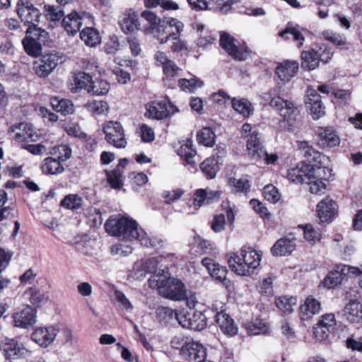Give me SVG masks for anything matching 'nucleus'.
<instances>
[{
  "label": "nucleus",
  "mask_w": 362,
  "mask_h": 362,
  "mask_svg": "<svg viewBox=\"0 0 362 362\" xmlns=\"http://www.w3.org/2000/svg\"><path fill=\"white\" fill-rule=\"evenodd\" d=\"M45 16L47 20L51 21H59L64 15V11L59 7L54 6H45Z\"/></svg>",
  "instance_id": "obj_59"
},
{
  "label": "nucleus",
  "mask_w": 362,
  "mask_h": 362,
  "mask_svg": "<svg viewBox=\"0 0 362 362\" xmlns=\"http://www.w3.org/2000/svg\"><path fill=\"white\" fill-rule=\"evenodd\" d=\"M103 132L105 139L110 145L117 148H124L127 145L124 129L120 122L107 121L103 124Z\"/></svg>",
  "instance_id": "obj_7"
},
{
  "label": "nucleus",
  "mask_w": 362,
  "mask_h": 362,
  "mask_svg": "<svg viewBox=\"0 0 362 362\" xmlns=\"http://www.w3.org/2000/svg\"><path fill=\"white\" fill-rule=\"evenodd\" d=\"M228 184L233 188V191L237 193H247L250 191V181L246 178L230 177Z\"/></svg>",
  "instance_id": "obj_48"
},
{
  "label": "nucleus",
  "mask_w": 362,
  "mask_h": 362,
  "mask_svg": "<svg viewBox=\"0 0 362 362\" xmlns=\"http://www.w3.org/2000/svg\"><path fill=\"white\" fill-rule=\"evenodd\" d=\"M30 295V303L35 306H40L45 304L48 300V296L46 293L40 291L37 288H30L26 291Z\"/></svg>",
  "instance_id": "obj_53"
},
{
  "label": "nucleus",
  "mask_w": 362,
  "mask_h": 362,
  "mask_svg": "<svg viewBox=\"0 0 362 362\" xmlns=\"http://www.w3.org/2000/svg\"><path fill=\"white\" fill-rule=\"evenodd\" d=\"M202 264L215 280L223 283L226 279L227 269L225 267L216 264L212 259L209 257L204 258L202 260Z\"/></svg>",
  "instance_id": "obj_25"
},
{
  "label": "nucleus",
  "mask_w": 362,
  "mask_h": 362,
  "mask_svg": "<svg viewBox=\"0 0 362 362\" xmlns=\"http://www.w3.org/2000/svg\"><path fill=\"white\" fill-rule=\"evenodd\" d=\"M64 61V55L57 51L46 53L34 63L33 69L40 78L48 76Z\"/></svg>",
  "instance_id": "obj_6"
},
{
  "label": "nucleus",
  "mask_w": 362,
  "mask_h": 362,
  "mask_svg": "<svg viewBox=\"0 0 362 362\" xmlns=\"http://www.w3.org/2000/svg\"><path fill=\"white\" fill-rule=\"evenodd\" d=\"M147 22L148 25H146L144 33L146 35H153L156 37V34L158 33V23L157 22V16L156 13L144 11L141 14Z\"/></svg>",
  "instance_id": "obj_37"
},
{
  "label": "nucleus",
  "mask_w": 362,
  "mask_h": 362,
  "mask_svg": "<svg viewBox=\"0 0 362 362\" xmlns=\"http://www.w3.org/2000/svg\"><path fill=\"white\" fill-rule=\"evenodd\" d=\"M298 71V63L296 61L286 60L279 64L276 74L282 81H289Z\"/></svg>",
  "instance_id": "obj_23"
},
{
  "label": "nucleus",
  "mask_w": 362,
  "mask_h": 362,
  "mask_svg": "<svg viewBox=\"0 0 362 362\" xmlns=\"http://www.w3.org/2000/svg\"><path fill=\"white\" fill-rule=\"evenodd\" d=\"M91 80L92 77L88 74L84 72H79L76 74L74 76L73 83H71V92L76 93L81 89H86L88 91V88L90 84Z\"/></svg>",
  "instance_id": "obj_35"
},
{
  "label": "nucleus",
  "mask_w": 362,
  "mask_h": 362,
  "mask_svg": "<svg viewBox=\"0 0 362 362\" xmlns=\"http://www.w3.org/2000/svg\"><path fill=\"white\" fill-rule=\"evenodd\" d=\"M181 356L185 360L204 362L206 357V349L202 344L189 339L185 348L181 351Z\"/></svg>",
  "instance_id": "obj_15"
},
{
  "label": "nucleus",
  "mask_w": 362,
  "mask_h": 362,
  "mask_svg": "<svg viewBox=\"0 0 362 362\" xmlns=\"http://www.w3.org/2000/svg\"><path fill=\"white\" fill-rule=\"evenodd\" d=\"M301 59L302 67L308 71L317 68L320 62L313 47L310 50L303 52L301 54Z\"/></svg>",
  "instance_id": "obj_38"
},
{
  "label": "nucleus",
  "mask_w": 362,
  "mask_h": 362,
  "mask_svg": "<svg viewBox=\"0 0 362 362\" xmlns=\"http://www.w3.org/2000/svg\"><path fill=\"white\" fill-rule=\"evenodd\" d=\"M197 140L199 144L211 147L215 144L216 135L211 128L204 127L197 133Z\"/></svg>",
  "instance_id": "obj_43"
},
{
  "label": "nucleus",
  "mask_w": 362,
  "mask_h": 362,
  "mask_svg": "<svg viewBox=\"0 0 362 362\" xmlns=\"http://www.w3.org/2000/svg\"><path fill=\"white\" fill-rule=\"evenodd\" d=\"M303 235L305 239L308 242L315 243L320 238V233L317 230H315L311 225H306L304 227Z\"/></svg>",
  "instance_id": "obj_63"
},
{
  "label": "nucleus",
  "mask_w": 362,
  "mask_h": 362,
  "mask_svg": "<svg viewBox=\"0 0 362 362\" xmlns=\"http://www.w3.org/2000/svg\"><path fill=\"white\" fill-rule=\"evenodd\" d=\"M40 169L46 175H58L64 171L63 162L52 156L47 157L42 161Z\"/></svg>",
  "instance_id": "obj_27"
},
{
  "label": "nucleus",
  "mask_w": 362,
  "mask_h": 362,
  "mask_svg": "<svg viewBox=\"0 0 362 362\" xmlns=\"http://www.w3.org/2000/svg\"><path fill=\"white\" fill-rule=\"evenodd\" d=\"M190 329L200 331L206 327V317L200 311H194L189 315Z\"/></svg>",
  "instance_id": "obj_49"
},
{
  "label": "nucleus",
  "mask_w": 362,
  "mask_h": 362,
  "mask_svg": "<svg viewBox=\"0 0 362 362\" xmlns=\"http://www.w3.org/2000/svg\"><path fill=\"white\" fill-rule=\"evenodd\" d=\"M263 195L265 199L271 203H276L280 199L278 189L272 185H268L264 187Z\"/></svg>",
  "instance_id": "obj_60"
},
{
  "label": "nucleus",
  "mask_w": 362,
  "mask_h": 362,
  "mask_svg": "<svg viewBox=\"0 0 362 362\" xmlns=\"http://www.w3.org/2000/svg\"><path fill=\"white\" fill-rule=\"evenodd\" d=\"M25 52L33 57H37L42 52L40 41H36L31 37H25L22 41Z\"/></svg>",
  "instance_id": "obj_45"
},
{
  "label": "nucleus",
  "mask_w": 362,
  "mask_h": 362,
  "mask_svg": "<svg viewBox=\"0 0 362 362\" xmlns=\"http://www.w3.org/2000/svg\"><path fill=\"white\" fill-rule=\"evenodd\" d=\"M216 322L221 332L228 337H233L238 333V328L231 317L226 313L216 315Z\"/></svg>",
  "instance_id": "obj_22"
},
{
  "label": "nucleus",
  "mask_w": 362,
  "mask_h": 362,
  "mask_svg": "<svg viewBox=\"0 0 362 362\" xmlns=\"http://www.w3.org/2000/svg\"><path fill=\"white\" fill-rule=\"evenodd\" d=\"M50 103L54 110L64 115L72 114L74 112V104L68 99L54 98L51 99Z\"/></svg>",
  "instance_id": "obj_40"
},
{
  "label": "nucleus",
  "mask_w": 362,
  "mask_h": 362,
  "mask_svg": "<svg viewBox=\"0 0 362 362\" xmlns=\"http://www.w3.org/2000/svg\"><path fill=\"white\" fill-rule=\"evenodd\" d=\"M133 248L129 245L121 243L115 244L110 247V252L112 255L126 257L132 252Z\"/></svg>",
  "instance_id": "obj_61"
},
{
  "label": "nucleus",
  "mask_w": 362,
  "mask_h": 362,
  "mask_svg": "<svg viewBox=\"0 0 362 362\" xmlns=\"http://www.w3.org/2000/svg\"><path fill=\"white\" fill-rule=\"evenodd\" d=\"M219 165L218 160H216L214 157H210L201 163L200 168L208 178L213 179L220 169Z\"/></svg>",
  "instance_id": "obj_36"
},
{
  "label": "nucleus",
  "mask_w": 362,
  "mask_h": 362,
  "mask_svg": "<svg viewBox=\"0 0 362 362\" xmlns=\"http://www.w3.org/2000/svg\"><path fill=\"white\" fill-rule=\"evenodd\" d=\"M337 325L335 316L333 313H326L321 316L318 322L313 327V335L318 341L327 339L331 332Z\"/></svg>",
  "instance_id": "obj_11"
},
{
  "label": "nucleus",
  "mask_w": 362,
  "mask_h": 362,
  "mask_svg": "<svg viewBox=\"0 0 362 362\" xmlns=\"http://www.w3.org/2000/svg\"><path fill=\"white\" fill-rule=\"evenodd\" d=\"M219 42L221 47L233 59L239 61L246 59V49L230 34L221 32Z\"/></svg>",
  "instance_id": "obj_9"
},
{
  "label": "nucleus",
  "mask_w": 362,
  "mask_h": 362,
  "mask_svg": "<svg viewBox=\"0 0 362 362\" xmlns=\"http://www.w3.org/2000/svg\"><path fill=\"white\" fill-rule=\"evenodd\" d=\"M231 103L233 108L245 117H249L253 112L251 103L246 99L233 98Z\"/></svg>",
  "instance_id": "obj_41"
},
{
  "label": "nucleus",
  "mask_w": 362,
  "mask_h": 362,
  "mask_svg": "<svg viewBox=\"0 0 362 362\" xmlns=\"http://www.w3.org/2000/svg\"><path fill=\"white\" fill-rule=\"evenodd\" d=\"M296 304V298L293 297L281 296L276 300L277 308L285 314L293 312V306Z\"/></svg>",
  "instance_id": "obj_55"
},
{
  "label": "nucleus",
  "mask_w": 362,
  "mask_h": 362,
  "mask_svg": "<svg viewBox=\"0 0 362 362\" xmlns=\"http://www.w3.org/2000/svg\"><path fill=\"white\" fill-rule=\"evenodd\" d=\"M248 137L247 149L252 160L256 162L263 161L267 165L274 164L278 160L276 154H269L264 149L261 135L257 131H253Z\"/></svg>",
  "instance_id": "obj_5"
},
{
  "label": "nucleus",
  "mask_w": 362,
  "mask_h": 362,
  "mask_svg": "<svg viewBox=\"0 0 362 362\" xmlns=\"http://www.w3.org/2000/svg\"><path fill=\"white\" fill-rule=\"evenodd\" d=\"M160 63L162 64L164 84L169 88H174L176 84L175 79L181 69L173 60L168 59L164 54H160Z\"/></svg>",
  "instance_id": "obj_13"
},
{
  "label": "nucleus",
  "mask_w": 362,
  "mask_h": 362,
  "mask_svg": "<svg viewBox=\"0 0 362 362\" xmlns=\"http://www.w3.org/2000/svg\"><path fill=\"white\" fill-rule=\"evenodd\" d=\"M281 95V86H276L269 90L267 100H269L270 105L278 112L284 122L288 123V130H292L299 115V110L292 100L283 98Z\"/></svg>",
  "instance_id": "obj_4"
},
{
  "label": "nucleus",
  "mask_w": 362,
  "mask_h": 362,
  "mask_svg": "<svg viewBox=\"0 0 362 362\" xmlns=\"http://www.w3.org/2000/svg\"><path fill=\"white\" fill-rule=\"evenodd\" d=\"M167 259L174 264L175 257L173 254L160 255V277L163 276L164 279H160V296L165 298L182 301L186 297V288L181 280L169 276L168 265L164 264Z\"/></svg>",
  "instance_id": "obj_2"
},
{
  "label": "nucleus",
  "mask_w": 362,
  "mask_h": 362,
  "mask_svg": "<svg viewBox=\"0 0 362 362\" xmlns=\"http://www.w3.org/2000/svg\"><path fill=\"white\" fill-rule=\"evenodd\" d=\"M336 203L329 197L321 200L317 205V215L322 223L331 221L336 213Z\"/></svg>",
  "instance_id": "obj_21"
},
{
  "label": "nucleus",
  "mask_w": 362,
  "mask_h": 362,
  "mask_svg": "<svg viewBox=\"0 0 362 362\" xmlns=\"http://www.w3.org/2000/svg\"><path fill=\"white\" fill-rule=\"evenodd\" d=\"M87 110L93 115L105 114L108 111V104L105 101H93L86 104Z\"/></svg>",
  "instance_id": "obj_58"
},
{
  "label": "nucleus",
  "mask_w": 362,
  "mask_h": 362,
  "mask_svg": "<svg viewBox=\"0 0 362 362\" xmlns=\"http://www.w3.org/2000/svg\"><path fill=\"white\" fill-rule=\"evenodd\" d=\"M313 48L319 61H322V62H329L334 55L332 48L327 45H315Z\"/></svg>",
  "instance_id": "obj_50"
},
{
  "label": "nucleus",
  "mask_w": 362,
  "mask_h": 362,
  "mask_svg": "<svg viewBox=\"0 0 362 362\" xmlns=\"http://www.w3.org/2000/svg\"><path fill=\"white\" fill-rule=\"evenodd\" d=\"M107 182L114 189H119L123 186L122 175L123 172L118 168H115L112 171H106Z\"/></svg>",
  "instance_id": "obj_51"
},
{
  "label": "nucleus",
  "mask_w": 362,
  "mask_h": 362,
  "mask_svg": "<svg viewBox=\"0 0 362 362\" xmlns=\"http://www.w3.org/2000/svg\"><path fill=\"white\" fill-rule=\"evenodd\" d=\"M350 269H356V268H350L346 265H337L336 269L330 272L324 279V284L326 287L331 288L339 284L346 274Z\"/></svg>",
  "instance_id": "obj_24"
},
{
  "label": "nucleus",
  "mask_w": 362,
  "mask_h": 362,
  "mask_svg": "<svg viewBox=\"0 0 362 362\" xmlns=\"http://www.w3.org/2000/svg\"><path fill=\"white\" fill-rule=\"evenodd\" d=\"M48 36V33L45 30L37 27V24L30 25L26 30L25 37H31L36 41H40L41 44L47 41Z\"/></svg>",
  "instance_id": "obj_54"
},
{
  "label": "nucleus",
  "mask_w": 362,
  "mask_h": 362,
  "mask_svg": "<svg viewBox=\"0 0 362 362\" xmlns=\"http://www.w3.org/2000/svg\"><path fill=\"white\" fill-rule=\"evenodd\" d=\"M183 29V23L177 18L160 19V44H165L170 39L177 40Z\"/></svg>",
  "instance_id": "obj_8"
},
{
  "label": "nucleus",
  "mask_w": 362,
  "mask_h": 362,
  "mask_svg": "<svg viewBox=\"0 0 362 362\" xmlns=\"http://www.w3.org/2000/svg\"><path fill=\"white\" fill-rule=\"evenodd\" d=\"M119 49V42L118 37L115 35H112L110 37L109 41L105 44L104 47L105 52L109 54H114Z\"/></svg>",
  "instance_id": "obj_64"
},
{
  "label": "nucleus",
  "mask_w": 362,
  "mask_h": 362,
  "mask_svg": "<svg viewBox=\"0 0 362 362\" xmlns=\"http://www.w3.org/2000/svg\"><path fill=\"white\" fill-rule=\"evenodd\" d=\"M298 147L303 156L307 158V160L310 163L308 165L313 166L314 168L315 165H317L318 164L322 165L328 160L325 155L315 150L308 141H298Z\"/></svg>",
  "instance_id": "obj_18"
},
{
  "label": "nucleus",
  "mask_w": 362,
  "mask_h": 362,
  "mask_svg": "<svg viewBox=\"0 0 362 362\" xmlns=\"http://www.w3.org/2000/svg\"><path fill=\"white\" fill-rule=\"evenodd\" d=\"M17 13L26 25H36L40 21L41 13L30 1L20 0L17 4Z\"/></svg>",
  "instance_id": "obj_10"
},
{
  "label": "nucleus",
  "mask_w": 362,
  "mask_h": 362,
  "mask_svg": "<svg viewBox=\"0 0 362 362\" xmlns=\"http://www.w3.org/2000/svg\"><path fill=\"white\" fill-rule=\"evenodd\" d=\"M248 329L252 334H259L267 332V326L263 320L256 319L249 325Z\"/></svg>",
  "instance_id": "obj_62"
},
{
  "label": "nucleus",
  "mask_w": 362,
  "mask_h": 362,
  "mask_svg": "<svg viewBox=\"0 0 362 362\" xmlns=\"http://www.w3.org/2000/svg\"><path fill=\"white\" fill-rule=\"evenodd\" d=\"M178 111V108L170 101L168 98L160 102V119L170 117Z\"/></svg>",
  "instance_id": "obj_56"
},
{
  "label": "nucleus",
  "mask_w": 362,
  "mask_h": 362,
  "mask_svg": "<svg viewBox=\"0 0 362 362\" xmlns=\"http://www.w3.org/2000/svg\"><path fill=\"white\" fill-rule=\"evenodd\" d=\"M306 30L298 25L288 23L286 28L279 33V35L286 40H289L291 37L295 41L298 42V47H300L305 40V34Z\"/></svg>",
  "instance_id": "obj_26"
},
{
  "label": "nucleus",
  "mask_w": 362,
  "mask_h": 362,
  "mask_svg": "<svg viewBox=\"0 0 362 362\" xmlns=\"http://www.w3.org/2000/svg\"><path fill=\"white\" fill-rule=\"evenodd\" d=\"M288 178L293 182L301 184L307 180L315 178V170L305 162H300L296 167L288 170Z\"/></svg>",
  "instance_id": "obj_12"
},
{
  "label": "nucleus",
  "mask_w": 362,
  "mask_h": 362,
  "mask_svg": "<svg viewBox=\"0 0 362 362\" xmlns=\"http://www.w3.org/2000/svg\"><path fill=\"white\" fill-rule=\"evenodd\" d=\"M322 35L325 40L332 42L340 49H349V43L344 35L327 30L322 33Z\"/></svg>",
  "instance_id": "obj_34"
},
{
  "label": "nucleus",
  "mask_w": 362,
  "mask_h": 362,
  "mask_svg": "<svg viewBox=\"0 0 362 362\" xmlns=\"http://www.w3.org/2000/svg\"><path fill=\"white\" fill-rule=\"evenodd\" d=\"M35 310L30 306H26L13 313V325L15 327L27 328L35 322Z\"/></svg>",
  "instance_id": "obj_20"
},
{
  "label": "nucleus",
  "mask_w": 362,
  "mask_h": 362,
  "mask_svg": "<svg viewBox=\"0 0 362 362\" xmlns=\"http://www.w3.org/2000/svg\"><path fill=\"white\" fill-rule=\"evenodd\" d=\"M218 193L211 190L199 189L196 191L194 195V204L200 207L202 204H209L217 197Z\"/></svg>",
  "instance_id": "obj_39"
},
{
  "label": "nucleus",
  "mask_w": 362,
  "mask_h": 362,
  "mask_svg": "<svg viewBox=\"0 0 362 362\" xmlns=\"http://www.w3.org/2000/svg\"><path fill=\"white\" fill-rule=\"evenodd\" d=\"M296 249V240L294 238H281L271 248V252L275 256H285L290 255Z\"/></svg>",
  "instance_id": "obj_31"
},
{
  "label": "nucleus",
  "mask_w": 362,
  "mask_h": 362,
  "mask_svg": "<svg viewBox=\"0 0 362 362\" xmlns=\"http://www.w3.org/2000/svg\"><path fill=\"white\" fill-rule=\"evenodd\" d=\"M177 152L180 157L184 158L188 165L192 167L196 165L194 158L197 155V151L193 148V143L191 139H187L185 144H182Z\"/></svg>",
  "instance_id": "obj_33"
},
{
  "label": "nucleus",
  "mask_w": 362,
  "mask_h": 362,
  "mask_svg": "<svg viewBox=\"0 0 362 362\" xmlns=\"http://www.w3.org/2000/svg\"><path fill=\"white\" fill-rule=\"evenodd\" d=\"M344 315L352 323L362 322V304L357 300H350L344 307Z\"/></svg>",
  "instance_id": "obj_30"
},
{
  "label": "nucleus",
  "mask_w": 362,
  "mask_h": 362,
  "mask_svg": "<svg viewBox=\"0 0 362 362\" xmlns=\"http://www.w3.org/2000/svg\"><path fill=\"white\" fill-rule=\"evenodd\" d=\"M83 204V199L77 194H68L61 201L63 207L71 210L80 209Z\"/></svg>",
  "instance_id": "obj_52"
},
{
  "label": "nucleus",
  "mask_w": 362,
  "mask_h": 362,
  "mask_svg": "<svg viewBox=\"0 0 362 362\" xmlns=\"http://www.w3.org/2000/svg\"><path fill=\"white\" fill-rule=\"evenodd\" d=\"M177 317V313L172 308L160 307V322L165 325H175Z\"/></svg>",
  "instance_id": "obj_57"
},
{
  "label": "nucleus",
  "mask_w": 362,
  "mask_h": 362,
  "mask_svg": "<svg viewBox=\"0 0 362 362\" xmlns=\"http://www.w3.org/2000/svg\"><path fill=\"white\" fill-rule=\"evenodd\" d=\"M177 83L181 90L187 92L193 93L197 88L204 86V82L201 79L193 76L190 78H181L177 81Z\"/></svg>",
  "instance_id": "obj_44"
},
{
  "label": "nucleus",
  "mask_w": 362,
  "mask_h": 362,
  "mask_svg": "<svg viewBox=\"0 0 362 362\" xmlns=\"http://www.w3.org/2000/svg\"><path fill=\"white\" fill-rule=\"evenodd\" d=\"M119 25L124 33H134L139 30L141 25L138 16L133 10H129L124 14Z\"/></svg>",
  "instance_id": "obj_28"
},
{
  "label": "nucleus",
  "mask_w": 362,
  "mask_h": 362,
  "mask_svg": "<svg viewBox=\"0 0 362 362\" xmlns=\"http://www.w3.org/2000/svg\"><path fill=\"white\" fill-rule=\"evenodd\" d=\"M81 39L90 47H95L100 42L99 33L94 28H86L80 33Z\"/></svg>",
  "instance_id": "obj_42"
},
{
  "label": "nucleus",
  "mask_w": 362,
  "mask_h": 362,
  "mask_svg": "<svg viewBox=\"0 0 362 362\" xmlns=\"http://www.w3.org/2000/svg\"><path fill=\"white\" fill-rule=\"evenodd\" d=\"M8 133L17 142L35 141L38 138L37 134L33 132L30 125L25 122H21L10 127Z\"/></svg>",
  "instance_id": "obj_14"
},
{
  "label": "nucleus",
  "mask_w": 362,
  "mask_h": 362,
  "mask_svg": "<svg viewBox=\"0 0 362 362\" xmlns=\"http://www.w3.org/2000/svg\"><path fill=\"white\" fill-rule=\"evenodd\" d=\"M110 84L107 81L103 79H96L91 81L88 93L94 95H103L108 93L110 90Z\"/></svg>",
  "instance_id": "obj_46"
},
{
  "label": "nucleus",
  "mask_w": 362,
  "mask_h": 362,
  "mask_svg": "<svg viewBox=\"0 0 362 362\" xmlns=\"http://www.w3.org/2000/svg\"><path fill=\"white\" fill-rule=\"evenodd\" d=\"M105 227L107 232L112 235L127 240H138L144 247H151L155 244L147 233L141 228H139L138 223L132 218H110L106 221Z\"/></svg>",
  "instance_id": "obj_1"
},
{
  "label": "nucleus",
  "mask_w": 362,
  "mask_h": 362,
  "mask_svg": "<svg viewBox=\"0 0 362 362\" xmlns=\"http://www.w3.org/2000/svg\"><path fill=\"white\" fill-rule=\"evenodd\" d=\"M321 310L320 303L312 296L306 298L300 307V315L302 320H309Z\"/></svg>",
  "instance_id": "obj_29"
},
{
  "label": "nucleus",
  "mask_w": 362,
  "mask_h": 362,
  "mask_svg": "<svg viewBox=\"0 0 362 362\" xmlns=\"http://www.w3.org/2000/svg\"><path fill=\"white\" fill-rule=\"evenodd\" d=\"M318 134L319 144L323 147L332 148L340 144L339 136L330 129L320 128Z\"/></svg>",
  "instance_id": "obj_32"
},
{
  "label": "nucleus",
  "mask_w": 362,
  "mask_h": 362,
  "mask_svg": "<svg viewBox=\"0 0 362 362\" xmlns=\"http://www.w3.org/2000/svg\"><path fill=\"white\" fill-rule=\"evenodd\" d=\"M59 329L54 327H38L32 334V339L40 346L47 347L55 339Z\"/></svg>",
  "instance_id": "obj_17"
},
{
  "label": "nucleus",
  "mask_w": 362,
  "mask_h": 362,
  "mask_svg": "<svg viewBox=\"0 0 362 362\" xmlns=\"http://www.w3.org/2000/svg\"><path fill=\"white\" fill-rule=\"evenodd\" d=\"M89 17L88 13L82 12L79 13L74 11L64 17L62 25L69 35H74L79 31L83 21Z\"/></svg>",
  "instance_id": "obj_19"
},
{
  "label": "nucleus",
  "mask_w": 362,
  "mask_h": 362,
  "mask_svg": "<svg viewBox=\"0 0 362 362\" xmlns=\"http://www.w3.org/2000/svg\"><path fill=\"white\" fill-rule=\"evenodd\" d=\"M50 154L52 156V157L64 163L71 157L72 151L68 145L62 144L54 146L50 151Z\"/></svg>",
  "instance_id": "obj_47"
},
{
  "label": "nucleus",
  "mask_w": 362,
  "mask_h": 362,
  "mask_svg": "<svg viewBox=\"0 0 362 362\" xmlns=\"http://www.w3.org/2000/svg\"><path fill=\"white\" fill-rule=\"evenodd\" d=\"M261 255L250 247H243L240 255L231 253L228 265L231 270L240 276H250L260 265Z\"/></svg>",
  "instance_id": "obj_3"
},
{
  "label": "nucleus",
  "mask_w": 362,
  "mask_h": 362,
  "mask_svg": "<svg viewBox=\"0 0 362 362\" xmlns=\"http://www.w3.org/2000/svg\"><path fill=\"white\" fill-rule=\"evenodd\" d=\"M187 2L197 10L209 9L214 11L226 13L231 8V6L224 0H187Z\"/></svg>",
  "instance_id": "obj_16"
}]
</instances>
